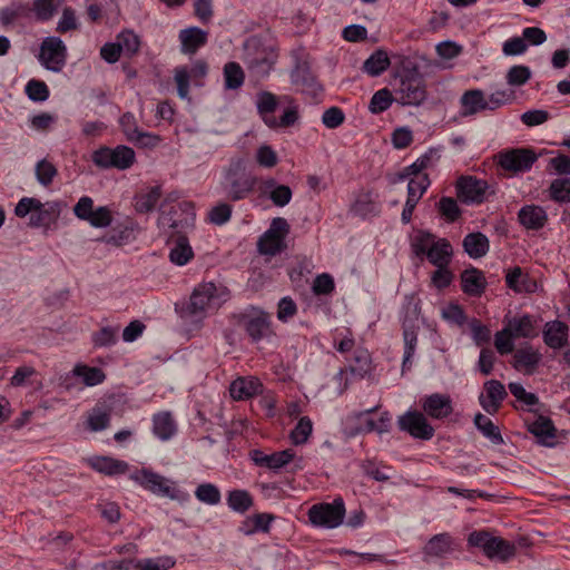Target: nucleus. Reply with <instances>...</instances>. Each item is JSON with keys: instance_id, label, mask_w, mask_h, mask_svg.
Listing matches in <instances>:
<instances>
[{"instance_id": "nucleus-44", "label": "nucleus", "mask_w": 570, "mask_h": 570, "mask_svg": "<svg viewBox=\"0 0 570 570\" xmlns=\"http://www.w3.org/2000/svg\"><path fill=\"white\" fill-rule=\"evenodd\" d=\"M73 375L82 379L86 386H95L101 384L106 374L104 371L96 366H88L86 364H77L72 370Z\"/></svg>"}, {"instance_id": "nucleus-32", "label": "nucleus", "mask_w": 570, "mask_h": 570, "mask_svg": "<svg viewBox=\"0 0 570 570\" xmlns=\"http://www.w3.org/2000/svg\"><path fill=\"white\" fill-rule=\"evenodd\" d=\"M277 105V96L269 91H261L256 96L257 112L268 127H273L276 124V117L273 114Z\"/></svg>"}, {"instance_id": "nucleus-2", "label": "nucleus", "mask_w": 570, "mask_h": 570, "mask_svg": "<svg viewBox=\"0 0 570 570\" xmlns=\"http://www.w3.org/2000/svg\"><path fill=\"white\" fill-rule=\"evenodd\" d=\"M258 184V177L246 170L243 159H233L223 170L220 187L230 202L248 198Z\"/></svg>"}, {"instance_id": "nucleus-56", "label": "nucleus", "mask_w": 570, "mask_h": 570, "mask_svg": "<svg viewBox=\"0 0 570 570\" xmlns=\"http://www.w3.org/2000/svg\"><path fill=\"white\" fill-rule=\"evenodd\" d=\"M59 7V0H35L31 11L35 12L39 21H48L56 13Z\"/></svg>"}, {"instance_id": "nucleus-55", "label": "nucleus", "mask_w": 570, "mask_h": 570, "mask_svg": "<svg viewBox=\"0 0 570 570\" xmlns=\"http://www.w3.org/2000/svg\"><path fill=\"white\" fill-rule=\"evenodd\" d=\"M313 431V423L308 416H303L298 420L295 428L292 430L289 439L293 444L301 445L307 442Z\"/></svg>"}, {"instance_id": "nucleus-17", "label": "nucleus", "mask_w": 570, "mask_h": 570, "mask_svg": "<svg viewBox=\"0 0 570 570\" xmlns=\"http://www.w3.org/2000/svg\"><path fill=\"white\" fill-rule=\"evenodd\" d=\"M483 387L484 393L479 396L480 405L487 413L493 415L500 410L508 393L504 385L498 380L487 381Z\"/></svg>"}, {"instance_id": "nucleus-33", "label": "nucleus", "mask_w": 570, "mask_h": 570, "mask_svg": "<svg viewBox=\"0 0 570 570\" xmlns=\"http://www.w3.org/2000/svg\"><path fill=\"white\" fill-rule=\"evenodd\" d=\"M153 432L161 441H168L176 434L177 424L170 412L164 411L153 416Z\"/></svg>"}, {"instance_id": "nucleus-48", "label": "nucleus", "mask_w": 570, "mask_h": 570, "mask_svg": "<svg viewBox=\"0 0 570 570\" xmlns=\"http://www.w3.org/2000/svg\"><path fill=\"white\" fill-rule=\"evenodd\" d=\"M371 370V356L366 350L357 348L354 351L350 363L351 373L358 379H363Z\"/></svg>"}, {"instance_id": "nucleus-34", "label": "nucleus", "mask_w": 570, "mask_h": 570, "mask_svg": "<svg viewBox=\"0 0 570 570\" xmlns=\"http://www.w3.org/2000/svg\"><path fill=\"white\" fill-rule=\"evenodd\" d=\"M462 245L464 252L474 259L485 256L490 249L489 238L481 232L468 234Z\"/></svg>"}, {"instance_id": "nucleus-8", "label": "nucleus", "mask_w": 570, "mask_h": 570, "mask_svg": "<svg viewBox=\"0 0 570 570\" xmlns=\"http://www.w3.org/2000/svg\"><path fill=\"white\" fill-rule=\"evenodd\" d=\"M67 46L59 37L49 36L41 41L37 59L45 69L60 72L67 63Z\"/></svg>"}, {"instance_id": "nucleus-14", "label": "nucleus", "mask_w": 570, "mask_h": 570, "mask_svg": "<svg viewBox=\"0 0 570 570\" xmlns=\"http://www.w3.org/2000/svg\"><path fill=\"white\" fill-rule=\"evenodd\" d=\"M397 425L401 431L409 433L414 439L428 441L434 436L433 426L428 422L425 415L419 411H407L401 415Z\"/></svg>"}, {"instance_id": "nucleus-60", "label": "nucleus", "mask_w": 570, "mask_h": 570, "mask_svg": "<svg viewBox=\"0 0 570 570\" xmlns=\"http://www.w3.org/2000/svg\"><path fill=\"white\" fill-rule=\"evenodd\" d=\"M28 98L36 102L45 101L49 98V88L45 81L31 79L27 82L24 88Z\"/></svg>"}, {"instance_id": "nucleus-46", "label": "nucleus", "mask_w": 570, "mask_h": 570, "mask_svg": "<svg viewBox=\"0 0 570 570\" xmlns=\"http://www.w3.org/2000/svg\"><path fill=\"white\" fill-rule=\"evenodd\" d=\"M194 256V252L185 236L176 239L175 246L170 249V261L179 266L187 264Z\"/></svg>"}, {"instance_id": "nucleus-9", "label": "nucleus", "mask_w": 570, "mask_h": 570, "mask_svg": "<svg viewBox=\"0 0 570 570\" xmlns=\"http://www.w3.org/2000/svg\"><path fill=\"white\" fill-rule=\"evenodd\" d=\"M495 160L504 171L518 175L529 171L538 160V155L531 148H510L498 153Z\"/></svg>"}, {"instance_id": "nucleus-5", "label": "nucleus", "mask_w": 570, "mask_h": 570, "mask_svg": "<svg viewBox=\"0 0 570 570\" xmlns=\"http://www.w3.org/2000/svg\"><path fill=\"white\" fill-rule=\"evenodd\" d=\"M239 325L253 343L268 340L275 335L272 315L258 307H249L239 316Z\"/></svg>"}, {"instance_id": "nucleus-62", "label": "nucleus", "mask_w": 570, "mask_h": 570, "mask_svg": "<svg viewBox=\"0 0 570 570\" xmlns=\"http://www.w3.org/2000/svg\"><path fill=\"white\" fill-rule=\"evenodd\" d=\"M175 566L171 557H158L154 559H142L136 563L137 570H169Z\"/></svg>"}, {"instance_id": "nucleus-27", "label": "nucleus", "mask_w": 570, "mask_h": 570, "mask_svg": "<svg viewBox=\"0 0 570 570\" xmlns=\"http://www.w3.org/2000/svg\"><path fill=\"white\" fill-rule=\"evenodd\" d=\"M276 517L273 513L259 512L247 517L239 525L244 535H253L257 532L269 533L273 521Z\"/></svg>"}, {"instance_id": "nucleus-57", "label": "nucleus", "mask_w": 570, "mask_h": 570, "mask_svg": "<svg viewBox=\"0 0 570 570\" xmlns=\"http://www.w3.org/2000/svg\"><path fill=\"white\" fill-rule=\"evenodd\" d=\"M35 173L39 184L47 187L51 185L53 178L58 174V170L51 161L41 159L36 164Z\"/></svg>"}, {"instance_id": "nucleus-11", "label": "nucleus", "mask_w": 570, "mask_h": 570, "mask_svg": "<svg viewBox=\"0 0 570 570\" xmlns=\"http://www.w3.org/2000/svg\"><path fill=\"white\" fill-rule=\"evenodd\" d=\"M289 233V225L283 217L272 220L268 229L259 237L257 248L261 254L274 256L285 249V238Z\"/></svg>"}, {"instance_id": "nucleus-58", "label": "nucleus", "mask_w": 570, "mask_h": 570, "mask_svg": "<svg viewBox=\"0 0 570 570\" xmlns=\"http://www.w3.org/2000/svg\"><path fill=\"white\" fill-rule=\"evenodd\" d=\"M438 209L448 223H453L461 216V209L452 197H442L438 203Z\"/></svg>"}, {"instance_id": "nucleus-25", "label": "nucleus", "mask_w": 570, "mask_h": 570, "mask_svg": "<svg viewBox=\"0 0 570 570\" xmlns=\"http://www.w3.org/2000/svg\"><path fill=\"white\" fill-rule=\"evenodd\" d=\"M519 223L527 229L539 230L548 222L547 212L538 205H525L518 213Z\"/></svg>"}, {"instance_id": "nucleus-51", "label": "nucleus", "mask_w": 570, "mask_h": 570, "mask_svg": "<svg viewBox=\"0 0 570 570\" xmlns=\"http://www.w3.org/2000/svg\"><path fill=\"white\" fill-rule=\"evenodd\" d=\"M515 99L514 91L510 89L495 90L485 96V108L494 111L505 105L511 104Z\"/></svg>"}, {"instance_id": "nucleus-29", "label": "nucleus", "mask_w": 570, "mask_h": 570, "mask_svg": "<svg viewBox=\"0 0 570 570\" xmlns=\"http://www.w3.org/2000/svg\"><path fill=\"white\" fill-rule=\"evenodd\" d=\"M460 115L462 117H470L485 111V94L481 89L466 90L460 98Z\"/></svg>"}, {"instance_id": "nucleus-38", "label": "nucleus", "mask_w": 570, "mask_h": 570, "mask_svg": "<svg viewBox=\"0 0 570 570\" xmlns=\"http://www.w3.org/2000/svg\"><path fill=\"white\" fill-rule=\"evenodd\" d=\"M424 554L442 558L452 551V537L449 533L433 535L424 546Z\"/></svg>"}, {"instance_id": "nucleus-1", "label": "nucleus", "mask_w": 570, "mask_h": 570, "mask_svg": "<svg viewBox=\"0 0 570 570\" xmlns=\"http://www.w3.org/2000/svg\"><path fill=\"white\" fill-rule=\"evenodd\" d=\"M410 246L417 258H426L435 267H449L453 256L452 245L446 238L438 237L425 229L415 230Z\"/></svg>"}, {"instance_id": "nucleus-30", "label": "nucleus", "mask_w": 570, "mask_h": 570, "mask_svg": "<svg viewBox=\"0 0 570 570\" xmlns=\"http://www.w3.org/2000/svg\"><path fill=\"white\" fill-rule=\"evenodd\" d=\"M351 212L361 218L379 215L381 207L377 202V195H374L370 190L358 194L355 202L351 206Z\"/></svg>"}, {"instance_id": "nucleus-22", "label": "nucleus", "mask_w": 570, "mask_h": 570, "mask_svg": "<svg viewBox=\"0 0 570 570\" xmlns=\"http://www.w3.org/2000/svg\"><path fill=\"white\" fill-rule=\"evenodd\" d=\"M277 60V53L272 48H263L253 57H248V69L258 78H266Z\"/></svg>"}, {"instance_id": "nucleus-12", "label": "nucleus", "mask_w": 570, "mask_h": 570, "mask_svg": "<svg viewBox=\"0 0 570 570\" xmlns=\"http://www.w3.org/2000/svg\"><path fill=\"white\" fill-rule=\"evenodd\" d=\"M131 479L154 494L173 500L178 499L179 491L174 487L173 482L149 469H141L132 474Z\"/></svg>"}, {"instance_id": "nucleus-31", "label": "nucleus", "mask_w": 570, "mask_h": 570, "mask_svg": "<svg viewBox=\"0 0 570 570\" xmlns=\"http://www.w3.org/2000/svg\"><path fill=\"white\" fill-rule=\"evenodd\" d=\"M505 283L515 293H532L537 287V283L519 266L508 271Z\"/></svg>"}, {"instance_id": "nucleus-40", "label": "nucleus", "mask_w": 570, "mask_h": 570, "mask_svg": "<svg viewBox=\"0 0 570 570\" xmlns=\"http://www.w3.org/2000/svg\"><path fill=\"white\" fill-rule=\"evenodd\" d=\"M91 466L106 475H116L125 473L128 463L109 456H98L92 461Z\"/></svg>"}, {"instance_id": "nucleus-36", "label": "nucleus", "mask_w": 570, "mask_h": 570, "mask_svg": "<svg viewBox=\"0 0 570 570\" xmlns=\"http://www.w3.org/2000/svg\"><path fill=\"white\" fill-rule=\"evenodd\" d=\"M31 7L21 0L12 1L10 4L3 7L0 12V21L2 26H10L21 19L30 17Z\"/></svg>"}, {"instance_id": "nucleus-45", "label": "nucleus", "mask_w": 570, "mask_h": 570, "mask_svg": "<svg viewBox=\"0 0 570 570\" xmlns=\"http://www.w3.org/2000/svg\"><path fill=\"white\" fill-rule=\"evenodd\" d=\"M225 88L236 90L240 88L245 81V73L238 62L229 61L223 69Z\"/></svg>"}, {"instance_id": "nucleus-37", "label": "nucleus", "mask_w": 570, "mask_h": 570, "mask_svg": "<svg viewBox=\"0 0 570 570\" xmlns=\"http://www.w3.org/2000/svg\"><path fill=\"white\" fill-rule=\"evenodd\" d=\"M509 391L517 399V401L522 403V410L532 412L534 414L541 412L542 404L540 403L539 397L534 393L527 392L520 383H510Z\"/></svg>"}, {"instance_id": "nucleus-7", "label": "nucleus", "mask_w": 570, "mask_h": 570, "mask_svg": "<svg viewBox=\"0 0 570 570\" xmlns=\"http://www.w3.org/2000/svg\"><path fill=\"white\" fill-rule=\"evenodd\" d=\"M91 158L97 167L126 170L135 164L136 154L131 147L125 145L115 148L104 146L95 150Z\"/></svg>"}, {"instance_id": "nucleus-41", "label": "nucleus", "mask_w": 570, "mask_h": 570, "mask_svg": "<svg viewBox=\"0 0 570 570\" xmlns=\"http://www.w3.org/2000/svg\"><path fill=\"white\" fill-rule=\"evenodd\" d=\"M390 58L384 50L374 51L363 63V71L370 76H380L390 67Z\"/></svg>"}, {"instance_id": "nucleus-59", "label": "nucleus", "mask_w": 570, "mask_h": 570, "mask_svg": "<svg viewBox=\"0 0 570 570\" xmlns=\"http://www.w3.org/2000/svg\"><path fill=\"white\" fill-rule=\"evenodd\" d=\"M110 423V413L100 407H95L89 413L87 426L90 431L98 432L107 429Z\"/></svg>"}, {"instance_id": "nucleus-20", "label": "nucleus", "mask_w": 570, "mask_h": 570, "mask_svg": "<svg viewBox=\"0 0 570 570\" xmlns=\"http://www.w3.org/2000/svg\"><path fill=\"white\" fill-rule=\"evenodd\" d=\"M180 51L185 55H195L208 41V32L198 28L189 27L178 33Z\"/></svg>"}, {"instance_id": "nucleus-53", "label": "nucleus", "mask_w": 570, "mask_h": 570, "mask_svg": "<svg viewBox=\"0 0 570 570\" xmlns=\"http://www.w3.org/2000/svg\"><path fill=\"white\" fill-rule=\"evenodd\" d=\"M431 181L426 174L421 175L419 177L412 178L407 184V198L406 200H413V203H419L422 196L425 194L430 186Z\"/></svg>"}, {"instance_id": "nucleus-50", "label": "nucleus", "mask_w": 570, "mask_h": 570, "mask_svg": "<svg viewBox=\"0 0 570 570\" xmlns=\"http://www.w3.org/2000/svg\"><path fill=\"white\" fill-rule=\"evenodd\" d=\"M161 190L159 186L151 187L147 193L136 197L135 208L138 213L151 212L160 199Z\"/></svg>"}, {"instance_id": "nucleus-4", "label": "nucleus", "mask_w": 570, "mask_h": 570, "mask_svg": "<svg viewBox=\"0 0 570 570\" xmlns=\"http://www.w3.org/2000/svg\"><path fill=\"white\" fill-rule=\"evenodd\" d=\"M395 100L403 106H419L426 98L424 79L416 69H406L400 73L399 85L394 88Z\"/></svg>"}, {"instance_id": "nucleus-63", "label": "nucleus", "mask_w": 570, "mask_h": 570, "mask_svg": "<svg viewBox=\"0 0 570 570\" xmlns=\"http://www.w3.org/2000/svg\"><path fill=\"white\" fill-rule=\"evenodd\" d=\"M38 375L37 370L31 365L19 366L10 379L13 387H21L32 383V379Z\"/></svg>"}, {"instance_id": "nucleus-43", "label": "nucleus", "mask_w": 570, "mask_h": 570, "mask_svg": "<svg viewBox=\"0 0 570 570\" xmlns=\"http://www.w3.org/2000/svg\"><path fill=\"white\" fill-rule=\"evenodd\" d=\"M507 327L514 337H533L535 335L534 322L530 315L514 317L508 322Z\"/></svg>"}, {"instance_id": "nucleus-47", "label": "nucleus", "mask_w": 570, "mask_h": 570, "mask_svg": "<svg viewBox=\"0 0 570 570\" xmlns=\"http://www.w3.org/2000/svg\"><path fill=\"white\" fill-rule=\"evenodd\" d=\"M404 355L402 363V372L409 370L412 365V357L415 353L417 344V332L414 327L403 326Z\"/></svg>"}, {"instance_id": "nucleus-42", "label": "nucleus", "mask_w": 570, "mask_h": 570, "mask_svg": "<svg viewBox=\"0 0 570 570\" xmlns=\"http://www.w3.org/2000/svg\"><path fill=\"white\" fill-rule=\"evenodd\" d=\"M253 504V497L247 490L235 489L227 494V505L235 512L245 513Z\"/></svg>"}, {"instance_id": "nucleus-21", "label": "nucleus", "mask_w": 570, "mask_h": 570, "mask_svg": "<svg viewBox=\"0 0 570 570\" xmlns=\"http://www.w3.org/2000/svg\"><path fill=\"white\" fill-rule=\"evenodd\" d=\"M229 393L236 401L248 400L263 393V384L255 376L238 377L232 382Z\"/></svg>"}, {"instance_id": "nucleus-54", "label": "nucleus", "mask_w": 570, "mask_h": 570, "mask_svg": "<svg viewBox=\"0 0 570 570\" xmlns=\"http://www.w3.org/2000/svg\"><path fill=\"white\" fill-rule=\"evenodd\" d=\"M195 497L198 501L209 505H216L222 500L219 489L213 483L199 484L195 490Z\"/></svg>"}, {"instance_id": "nucleus-23", "label": "nucleus", "mask_w": 570, "mask_h": 570, "mask_svg": "<svg viewBox=\"0 0 570 570\" xmlns=\"http://www.w3.org/2000/svg\"><path fill=\"white\" fill-rule=\"evenodd\" d=\"M543 341L553 350H560L567 345L569 338V326L561 321L547 322L543 328Z\"/></svg>"}, {"instance_id": "nucleus-16", "label": "nucleus", "mask_w": 570, "mask_h": 570, "mask_svg": "<svg viewBox=\"0 0 570 570\" xmlns=\"http://www.w3.org/2000/svg\"><path fill=\"white\" fill-rule=\"evenodd\" d=\"M249 458L256 466L277 472L293 461L295 452L292 449H286L267 454L262 450L254 449L249 452Z\"/></svg>"}, {"instance_id": "nucleus-28", "label": "nucleus", "mask_w": 570, "mask_h": 570, "mask_svg": "<svg viewBox=\"0 0 570 570\" xmlns=\"http://www.w3.org/2000/svg\"><path fill=\"white\" fill-rule=\"evenodd\" d=\"M40 208L35 209L30 215L29 225L32 227L48 228L55 224L60 215V204L57 202L41 203Z\"/></svg>"}, {"instance_id": "nucleus-49", "label": "nucleus", "mask_w": 570, "mask_h": 570, "mask_svg": "<svg viewBox=\"0 0 570 570\" xmlns=\"http://www.w3.org/2000/svg\"><path fill=\"white\" fill-rule=\"evenodd\" d=\"M394 100L392 92L387 88H382L372 96L368 110L373 115L382 114L392 106Z\"/></svg>"}, {"instance_id": "nucleus-19", "label": "nucleus", "mask_w": 570, "mask_h": 570, "mask_svg": "<svg viewBox=\"0 0 570 570\" xmlns=\"http://www.w3.org/2000/svg\"><path fill=\"white\" fill-rule=\"evenodd\" d=\"M291 80L297 90L311 97H317L323 91L322 85L311 69L305 65H298L292 71Z\"/></svg>"}, {"instance_id": "nucleus-52", "label": "nucleus", "mask_w": 570, "mask_h": 570, "mask_svg": "<svg viewBox=\"0 0 570 570\" xmlns=\"http://www.w3.org/2000/svg\"><path fill=\"white\" fill-rule=\"evenodd\" d=\"M549 196L557 203H570V178H557L549 186Z\"/></svg>"}, {"instance_id": "nucleus-18", "label": "nucleus", "mask_w": 570, "mask_h": 570, "mask_svg": "<svg viewBox=\"0 0 570 570\" xmlns=\"http://www.w3.org/2000/svg\"><path fill=\"white\" fill-rule=\"evenodd\" d=\"M424 413L434 420L446 419L453 412L452 400L448 394L433 393L421 400Z\"/></svg>"}, {"instance_id": "nucleus-26", "label": "nucleus", "mask_w": 570, "mask_h": 570, "mask_svg": "<svg viewBox=\"0 0 570 570\" xmlns=\"http://www.w3.org/2000/svg\"><path fill=\"white\" fill-rule=\"evenodd\" d=\"M487 279L482 271L471 267L461 274V288L469 296H481L487 288Z\"/></svg>"}, {"instance_id": "nucleus-64", "label": "nucleus", "mask_w": 570, "mask_h": 570, "mask_svg": "<svg viewBox=\"0 0 570 570\" xmlns=\"http://www.w3.org/2000/svg\"><path fill=\"white\" fill-rule=\"evenodd\" d=\"M118 328L105 326L92 334V343L96 347H107L116 344Z\"/></svg>"}, {"instance_id": "nucleus-35", "label": "nucleus", "mask_w": 570, "mask_h": 570, "mask_svg": "<svg viewBox=\"0 0 570 570\" xmlns=\"http://www.w3.org/2000/svg\"><path fill=\"white\" fill-rule=\"evenodd\" d=\"M541 355L532 347H522L513 354V367L528 374L534 372L540 362Z\"/></svg>"}, {"instance_id": "nucleus-15", "label": "nucleus", "mask_w": 570, "mask_h": 570, "mask_svg": "<svg viewBox=\"0 0 570 570\" xmlns=\"http://www.w3.org/2000/svg\"><path fill=\"white\" fill-rule=\"evenodd\" d=\"M488 187L485 180L472 176L461 177L456 183L458 197L465 204H481Z\"/></svg>"}, {"instance_id": "nucleus-61", "label": "nucleus", "mask_w": 570, "mask_h": 570, "mask_svg": "<svg viewBox=\"0 0 570 570\" xmlns=\"http://www.w3.org/2000/svg\"><path fill=\"white\" fill-rule=\"evenodd\" d=\"M117 43L121 46V52L134 56L139 51V37L131 30L121 31L117 37Z\"/></svg>"}, {"instance_id": "nucleus-10", "label": "nucleus", "mask_w": 570, "mask_h": 570, "mask_svg": "<svg viewBox=\"0 0 570 570\" xmlns=\"http://www.w3.org/2000/svg\"><path fill=\"white\" fill-rule=\"evenodd\" d=\"M208 72V65L205 60L198 59L190 66H178L174 70V80L177 86L179 98L189 100V86H203Z\"/></svg>"}, {"instance_id": "nucleus-39", "label": "nucleus", "mask_w": 570, "mask_h": 570, "mask_svg": "<svg viewBox=\"0 0 570 570\" xmlns=\"http://www.w3.org/2000/svg\"><path fill=\"white\" fill-rule=\"evenodd\" d=\"M473 422L482 435L490 440L493 444L500 445L504 442L499 428L491 421V419L484 414H475Z\"/></svg>"}, {"instance_id": "nucleus-3", "label": "nucleus", "mask_w": 570, "mask_h": 570, "mask_svg": "<svg viewBox=\"0 0 570 570\" xmlns=\"http://www.w3.org/2000/svg\"><path fill=\"white\" fill-rule=\"evenodd\" d=\"M468 544L480 548L490 560L508 562L517 554V547L501 537H495L488 530L472 531L468 537Z\"/></svg>"}, {"instance_id": "nucleus-13", "label": "nucleus", "mask_w": 570, "mask_h": 570, "mask_svg": "<svg viewBox=\"0 0 570 570\" xmlns=\"http://www.w3.org/2000/svg\"><path fill=\"white\" fill-rule=\"evenodd\" d=\"M218 305L217 287L214 283L199 284L193 291L187 306L189 315L203 317Z\"/></svg>"}, {"instance_id": "nucleus-24", "label": "nucleus", "mask_w": 570, "mask_h": 570, "mask_svg": "<svg viewBox=\"0 0 570 570\" xmlns=\"http://www.w3.org/2000/svg\"><path fill=\"white\" fill-rule=\"evenodd\" d=\"M537 414L538 417L533 422H525L528 431L533 434L541 444L552 446L557 432L553 422L551 419L542 415L541 412Z\"/></svg>"}, {"instance_id": "nucleus-6", "label": "nucleus", "mask_w": 570, "mask_h": 570, "mask_svg": "<svg viewBox=\"0 0 570 570\" xmlns=\"http://www.w3.org/2000/svg\"><path fill=\"white\" fill-rule=\"evenodd\" d=\"M345 504L341 497L332 502L313 504L307 512L308 520L314 527L334 529L343 523L345 517Z\"/></svg>"}]
</instances>
